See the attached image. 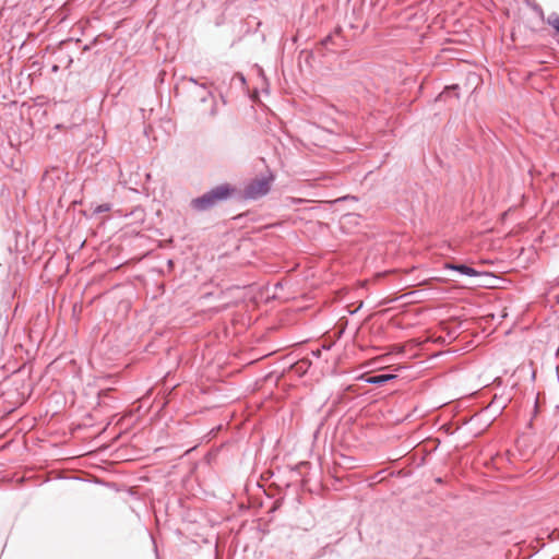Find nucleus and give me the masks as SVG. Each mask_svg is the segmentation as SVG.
I'll list each match as a JSON object with an SVG mask.
<instances>
[{"label":"nucleus","mask_w":559,"mask_h":559,"mask_svg":"<svg viewBox=\"0 0 559 559\" xmlns=\"http://www.w3.org/2000/svg\"><path fill=\"white\" fill-rule=\"evenodd\" d=\"M532 10L542 19V20H545V14H544V10L543 8L536 3V2H533L532 4Z\"/></svg>","instance_id":"obj_6"},{"label":"nucleus","mask_w":559,"mask_h":559,"mask_svg":"<svg viewBox=\"0 0 559 559\" xmlns=\"http://www.w3.org/2000/svg\"><path fill=\"white\" fill-rule=\"evenodd\" d=\"M273 181L274 176L272 174L250 180L243 188V198L248 200H258L266 195L271 190Z\"/></svg>","instance_id":"obj_2"},{"label":"nucleus","mask_w":559,"mask_h":559,"mask_svg":"<svg viewBox=\"0 0 559 559\" xmlns=\"http://www.w3.org/2000/svg\"><path fill=\"white\" fill-rule=\"evenodd\" d=\"M189 81L193 84H198L197 80L194 78H190Z\"/></svg>","instance_id":"obj_10"},{"label":"nucleus","mask_w":559,"mask_h":559,"mask_svg":"<svg viewBox=\"0 0 559 559\" xmlns=\"http://www.w3.org/2000/svg\"><path fill=\"white\" fill-rule=\"evenodd\" d=\"M111 210V205L109 203H104L95 207L94 213L99 214L103 212H109Z\"/></svg>","instance_id":"obj_7"},{"label":"nucleus","mask_w":559,"mask_h":559,"mask_svg":"<svg viewBox=\"0 0 559 559\" xmlns=\"http://www.w3.org/2000/svg\"><path fill=\"white\" fill-rule=\"evenodd\" d=\"M292 204H300L304 202L302 199H296V198H288Z\"/></svg>","instance_id":"obj_8"},{"label":"nucleus","mask_w":559,"mask_h":559,"mask_svg":"<svg viewBox=\"0 0 559 559\" xmlns=\"http://www.w3.org/2000/svg\"><path fill=\"white\" fill-rule=\"evenodd\" d=\"M395 378H396V376L395 374H391V373L377 374V376L368 377L366 379V382L370 383V384L382 385L385 382H388L390 380H393Z\"/></svg>","instance_id":"obj_4"},{"label":"nucleus","mask_w":559,"mask_h":559,"mask_svg":"<svg viewBox=\"0 0 559 559\" xmlns=\"http://www.w3.org/2000/svg\"><path fill=\"white\" fill-rule=\"evenodd\" d=\"M526 4L532 9V4L533 2H535L534 0H525Z\"/></svg>","instance_id":"obj_9"},{"label":"nucleus","mask_w":559,"mask_h":559,"mask_svg":"<svg viewBox=\"0 0 559 559\" xmlns=\"http://www.w3.org/2000/svg\"><path fill=\"white\" fill-rule=\"evenodd\" d=\"M233 189L229 185H221L209 192L195 198L191 201V206L197 211H206L213 207L216 203L224 201L230 197Z\"/></svg>","instance_id":"obj_1"},{"label":"nucleus","mask_w":559,"mask_h":559,"mask_svg":"<svg viewBox=\"0 0 559 559\" xmlns=\"http://www.w3.org/2000/svg\"><path fill=\"white\" fill-rule=\"evenodd\" d=\"M546 23L555 29V34H559V14L556 12L550 13L545 20Z\"/></svg>","instance_id":"obj_5"},{"label":"nucleus","mask_w":559,"mask_h":559,"mask_svg":"<svg viewBox=\"0 0 559 559\" xmlns=\"http://www.w3.org/2000/svg\"><path fill=\"white\" fill-rule=\"evenodd\" d=\"M444 267L448 270L456 271V272L461 273L462 275L469 276V277L479 275V272H477L475 269H473L468 265H465V264L445 263Z\"/></svg>","instance_id":"obj_3"}]
</instances>
